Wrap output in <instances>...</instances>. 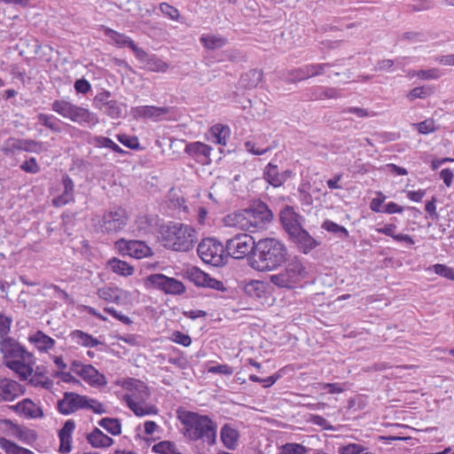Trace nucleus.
<instances>
[{"label":"nucleus","instance_id":"64","mask_svg":"<svg viewBox=\"0 0 454 454\" xmlns=\"http://www.w3.org/2000/svg\"><path fill=\"white\" fill-rule=\"evenodd\" d=\"M379 195L380 197L372 199L370 203L371 210L376 213L383 212L382 204L386 200V197L381 192H379Z\"/></svg>","mask_w":454,"mask_h":454},{"label":"nucleus","instance_id":"58","mask_svg":"<svg viewBox=\"0 0 454 454\" xmlns=\"http://www.w3.org/2000/svg\"><path fill=\"white\" fill-rule=\"evenodd\" d=\"M172 340L184 347H189L192 343V338L180 331H175L172 334Z\"/></svg>","mask_w":454,"mask_h":454},{"label":"nucleus","instance_id":"52","mask_svg":"<svg viewBox=\"0 0 454 454\" xmlns=\"http://www.w3.org/2000/svg\"><path fill=\"white\" fill-rule=\"evenodd\" d=\"M118 140L126 147L129 149H137L139 148V141L137 137H131L125 134H121L118 136Z\"/></svg>","mask_w":454,"mask_h":454},{"label":"nucleus","instance_id":"36","mask_svg":"<svg viewBox=\"0 0 454 454\" xmlns=\"http://www.w3.org/2000/svg\"><path fill=\"white\" fill-rule=\"evenodd\" d=\"M322 228L337 235L341 239H346L349 236L348 231L344 226L339 225L331 220H325L322 223Z\"/></svg>","mask_w":454,"mask_h":454},{"label":"nucleus","instance_id":"53","mask_svg":"<svg viewBox=\"0 0 454 454\" xmlns=\"http://www.w3.org/2000/svg\"><path fill=\"white\" fill-rule=\"evenodd\" d=\"M365 450L362 444L349 443L339 448V454H358Z\"/></svg>","mask_w":454,"mask_h":454},{"label":"nucleus","instance_id":"6","mask_svg":"<svg viewBox=\"0 0 454 454\" xmlns=\"http://www.w3.org/2000/svg\"><path fill=\"white\" fill-rule=\"evenodd\" d=\"M257 242L251 235L246 233L237 234L226 241L225 249L228 258L243 259L254 255Z\"/></svg>","mask_w":454,"mask_h":454},{"label":"nucleus","instance_id":"54","mask_svg":"<svg viewBox=\"0 0 454 454\" xmlns=\"http://www.w3.org/2000/svg\"><path fill=\"white\" fill-rule=\"evenodd\" d=\"M431 93V89L425 87H415L407 95L408 98L412 101L416 98H425Z\"/></svg>","mask_w":454,"mask_h":454},{"label":"nucleus","instance_id":"38","mask_svg":"<svg viewBox=\"0 0 454 454\" xmlns=\"http://www.w3.org/2000/svg\"><path fill=\"white\" fill-rule=\"evenodd\" d=\"M154 453L159 454H182L176 449L175 442L170 441H161L154 444L152 448Z\"/></svg>","mask_w":454,"mask_h":454},{"label":"nucleus","instance_id":"31","mask_svg":"<svg viewBox=\"0 0 454 454\" xmlns=\"http://www.w3.org/2000/svg\"><path fill=\"white\" fill-rule=\"evenodd\" d=\"M30 340L35 342L38 349L42 351L52 348L55 344V340L52 338L47 336L41 331H38L35 334L31 336Z\"/></svg>","mask_w":454,"mask_h":454},{"label":"nucleus","instance_id":"9","mask_svg":"<svg viewBox=\"0 0 454 454\" xmlns=\"http://www.w3.org/2000/svg\"><path fill=\"white\" fill-rule=\"evenodd\" d=\"M279 221L283 229L290 238L303 228L302 222L304 221V217L297 213L294 207L287 205L280 210Z\"/></svg>","mask_w":454,"mask_h":454},{"label":"nucleus","instance_id":"39","mask_svg":"<svg viewBox=\"0 0 454 454\" xmlns=\"http://www.w3.org/2000/svg\"><path fill=\"white\" fill-rule=\"evenodd\" d=\"M98 296L110 302H118L121 299V290L119 288L103 287L98 290Z\"/></svg>","mask_w":454,"mask_h":454},{"label":"nucleus","instance_id":"7","mask_svg":"<svg viewBox=\"0 0 454 454\" xmlns=\"http://www.w3.org/2000/svg\"><path fill=\"white\" fill-rule=\"evenodd\" d=\"M147 288H157L165 294L181 295L185 293L186 288L183 282L167 277L163 274H152L145 280Z\"/></svg>","mask_w":454,"mask_h":454},{"label":"nucleus","instance_id":"5","mask_svg":"<svg viewBox=\"0 0 454 454\" xmlns=\"http://www.w3.org/2000/svg\"><path fill=\"white\" fill-rule=\"evenodd\" d=\"M306 269L302 263L294 260L288 263L285 270L270 276V282L280 288H294L306 276Z\"/></svg>","mask_w":454,"mask_h":454},{"label":"nucleus","instance_id":"48","mask_svg":"<svg viewBox=\"0 0 454 454\" xmlns=\"http://www.w3.org/2000/svg\"><path fill=\"white\" fill-rule=\"evenodd\" d=\"M341 114H356V117H358V118H366V117H371V116L376 115L375 113H371L365 108L355 107V106H349V107L343 108L341 110Z\"/></svg>","mask_w":454,"mask_h":454},{"label":"nucleus","instance_id":"27","mask_svg":"<svg viewBox=\"0 0 454 454\" xmlns=\"http://www.w3.org/2000/svg\"><path fill=\"white\" fill-rule=\"evenodd\" d=\"M105 34L107 35L112 41H114L120 47H129L134 52H136L137 56L140 55V50L135 45V43L127 36L122 34H120L111 28H105Z\"/></svg>","mask_w":454,"mask_h":454},{"label":"nucleus","instance_id":"25","mask_svg":"<svg viewBox=\"0 0 454 454\" xmlns=\"http://www.w3.org/2000/svg\"><path fill=\"white\" fill-rule=\"evenodd\" d=\"M89 443L94 448H106L114 443V440L105 434L100 429L95 427L86 437Z\"/></svg>","mask_w":454,"mask_h":454},{"label":"nucleus","instance_id":"42","mask_svg":"<svg viewBox=\"0 0 454 454\" xmlns=\"http://www.w3.org/2000/svg\"><path fill=\"white\" fill-rule=\"evenodd\" d=\"M144 33L156 39L164 37L166 35L165 29L160 23H144Z\"/></svg>","mask_w":454,"mask_h":454},{"label":"nucleus","instance_id":"1","mask_svg":"<svg viewBox=\"0 0 454 454\" xmlns=\"http://www.w3.org/2000/svg\"><path fill=\"white\" fill-rule=\"evenodd\" d=\"M287 249L279 240L273 238L260 239L254 255L248 257L249 265L259 271L277 269L286 260Z\"/></svg>","mask_w":454,"mask_h":454},{"label":"nucleus","instance_id":"18","mask_svg":"<svg viewBox=\"0 0 454 454\" xmlns=\"http://www.w3.org/2000/svg\"><path fill=\"white\" fill-rule=\"evenodd\" d=\"M114 246L123 255L128 254L137 259L142 258V241L140 240L121 239L115 242Z\"/></svg>","mask_w":454,"mask_h":454},{"label":"nucleus","instance_id":"24","mask_svg":"<svg viewBox=\"0 0 454 454\" xmlns=\"http://www.w3.org/2000/svg\"><path fill=\"white\" fill-rule=\"evenodd\" d=\"M14 411L21 412L29 418H42L43 416V410L30 399H25L18 404L12 407Z\"/></svg>","mask_w":454,"mask_h":454},{"label":"nucleus","instance_id":"55","mask_svg":"<svg viewBox=\"0 0 454 454\" xmlns=\"http://www.w3.org/2000/svg\"><path fill=\"white\" fill-rule=\"evenodd\" d=\"M309 421L313 423L314 425H317L318 427H321L325 430L328 431H335L336 428L332 426L326 419L323 418L320 415H311Z\"/></svg>","mask_w":454,"mask_h":454},{"label":"nucleus","instance_id":"41","mask_svg":"<svg viewBox=\"0 0 454 454\" xmlns=\"http://www.w3.org/2000/svg\"><path fill=\"white\" fill-rule=\"evenodd\" d=\"M211 134L215 137L216 144L225 145L226 137L230 134V129L227 126L216 124L211 128Z\"/></svg>","mask_w":454,"mask_h":454},{"label":"nucleus","instance_id":"61","mask_svg":"<svg viewBox=\"0 0 454 454\" xmlns=\"http://www.w3.org/2000/svg\"><path fill=\"white\" fill-rule=\"evenodd\" d=\"M75 428V423L73 419H68L65 422L63 427L59 432V437H72V432Z\"/></svg>","mask_w":454,"mask_h":454},{"label":"nucleus","instance_id":"37","mask_svg":"<svg viewBox=\"0 0 454 454\" xmlns=\"http://www.w3.org/2000/svg\"><path fill=\"white\" fill-rule=\"evenodd\" d=\"M244 292L250 297L261 298L264 293V283L252 280L244 286Z\"/></svg>","mask_w":454,"mask_h":454},{"label":"nucleus","instance_id":"21","mask_svg":"<svg viewBox=\"0 0 454 454\" xmlns=\"http://www.w3.org/2000/svg\"><path fill=\"white\" fill-rule=\"evenodd\" d=\"M171 108L167 106H144V119L153 121L170 120Z\"/></svg>","mask_w":454,"mask_h":454},{"label":"nucleus","instance_id":"3","mask_svg":"<svg viewBox=\"0 0 454 454\" xmlns=\"http://www.w3.org/2000/svg\"><path fill=\"white\" fill-rule=\"evenodd\" d=\"M160 233L164 247L177 252L192 250L197 241V232L190 225L176 222H168L160 226Z\"/></svg>","mask_w":454,"mask_h":454},{"label":"nucleus","instance_id":"51","mask_svg":"<svg viewBox=\"0 0 454 454\" xmlns=\"http://www.w3.org/2000/svg\"><path fill=\"white\" fill-rule=\"evenodd\" d=\"M434 272L442 277H444L448 279L454 280V269L448 267L444 264H434Z\"/></svg>","mask_w":454,"mask_h":454},{"label":"nucleus","instance_id":"2","mask_svg":"<svg viewBox=\"0 0 454 454\" xmlns=\"http://www.w3.org/2000/svg\"><path fill=\"white\" fill-rule=\"evenodd\" d=\"M177 419L184 425L183 434L190 441L202 440L208 445L215 443L217 425L207 415L178 410Z\"/></svg>","mask_w":454,"mask_h":454},{"label":"nucleus","instance_id":"22","mask_svg":"<svg viewBox=\"0 0 454 454\" xmlns=\"http://www.w3.org/2000/svg\"><path fill=\"white\" fill-rule=\"evenodd\" d=\"M223 444L229 450H235L239 438V431L230 424H224L220 432Z\"/></svg>","mask_w":454,"mask_h":454},{"label":"nucleus","instance_id":"62","mask_svg":"<svg viewBox=\"0 0 454 454\" xmlns=\"http://www.w3.org/2000/svg\"><path fill=\"white\" fill-rule=\"evenodd\" d=\"M434 7V4L431 0H419L414 4L411 5V9L413 12L428 11Z\"/></svg>","mask_w":454,"mask_h":454},{"label":"nucleus","instance_id":"56","mask_svg":"<svg viewBox=\"0 0 454 454\" xmlns=\"http://www.w3.org/2000/svg\"><path fill=\"white\" fill-rule=\"evenodd\" d=\"M111 93L107 90H104L98 93L94 98V105L99 110H101L109 101H112Z\"/></svg>","mask_w":454,"mask_h":454},{"label":"nucleus","instance_id":"4","mask_svg":"<svg viewBox=\"0 0 454 454\" xmlns=\"http://www.w3.org/2000/svg\"><path fill=\"white\" fill-rule=\"evenodd\" d=\"M197 252L204 262L215 267L223 266L228 261L225 247L215 238L203 239L198 245Z\"/></svg>","mask_w":454,"mask_h":454},{"label":"nucleus","instance_id":"20","mask_svg":"<svg viewBox=\"0 0 454 454\" xmlns=\"http://www.w3.org/2000/svg\"><path fill=\"white\" fill-rule=\"evenodd\" d=\"M30 358L26 357V360L16 359L7 361L5 365L19 374L21 380H26L33 373V368L30 365Z\"/></svg>","mask_w":454,"mask_h":454},{"label":"nucleus","instance_id":"57","mask_svg":"<svg viewBox=\"0 0 454 454\" xmlns=\"http://www.w3.org/2000/svg\"><path fill=\"white\" fill-rule=\"evenodd\" d=\"M38 120L43 126L50 129L51 130L55 132L60 131V127L56 122L53 121L51 116H49L44 114H40L38 115Z\"/></svg>","mask_w":454,"mask_h":454},{"label":"nucleus","instance_id":"11","mask_svg":"<svg viewBox=\"0 0 454 454\" xmlns=\"http://www.w3.org/2000/svg\"><path fill=\"white\" fill-rule=\"evenodd\" d=\"M334 63L309 64L299 68L294 69L288 74V80L292 82H297L309 78L321 75L325 69L335 67Z\"/></svg>","mask_w":454,"mask_h":454},{"label":"nucleus","instance_id":"26","mask_svg":"<svg viewBox=\"0 0 454 454\" xmlns=\"http://www.w3.org/2000/svg\"><path fill=\"white\" fill-rule=\"evenodd\" d=\"M62 184L64 192L52 200L53 205L56 207H62L73 200L74 184L72 179L66 175L62 178Z\"/></svg>","mask_w":454,"mask_h":454},{"label":"nucleus","instance_id":"50","mask_svg":"<svg viewBox=\"0 0 454 454\" xmlns=\"http://www.w3.org/2000/svg\"><path fill=\"white\" fill-rule=\"evenodd\" d=\"M160 12L173 20H177L180 17L179 11L168 3H161L160 4Z\"/></svg>","mask_w":454,"mask_h":454},{"label":"nucleus","instance_id":"15","mask_svg":"<svg viewBox=\"0 0 454 454\" xmlns=\"http://www.w3.org/2000/svg\"><path fill=\"white\" fill-rule=\"evenodd\" d=\"M293 174V171L290 169L280 172L277 165L270 162L264 168L263 178L268 184L278 188L282 186L286 180L291 178Z\"/></svg>","mask_w":454,"mask_h":454},{"label":"nucleus","instance_id":"44","mask_svg":"<svg viewBox=\"0 0 454 454\" xmlns=\"http://www.w3.org/2000/svg\"><path fill=\"white\" fill-rule=\"evenodd\" d=\"M100 111L112 119H118L121 116V108L116 100L109 101Z\"/></svg>","mask_w":454,"mask_h":454},{"label":"nucleus","instance_id":"32","mask_svg":"<svg viewBox=\"0 0 454 454\" xmlns=\"http://www.w3.org/2000/svg\"><path fill=\"white\" fill-rule=\"evenodd\" d=\"M17 387V382L9 380L7 379H2L0 384V399L4 401H12L15 395L14 391Z\"/></svg>","mask_w":454,"mask_h":454},{"label":"nucleus","instance_id":"35","mask_svg":"<svg viewBox=\"0 0 454 454\" xmlns=\"http://www.w3.org/2000/svg\"><path fill=\"white\" fill-rule=\"evenodd\" d=\"M98 425L113 435H119L121 433V424L118 419L104 418L99 420Z\"/></svg>","mask_w":454,"mask_h":454},{"label":"nucleus","instance_id":"17","mask_svg":"<svg viewBox=\"0 0 454 454\" xmlns=\"http://www.w3.org/2000/svg\"><path fill=\"white\" fill-rule=\"evenodd\" d=\"M75 373L93 387H105L107 384L105 375L91 364L82 366V369L75 371Z\"/></svg>","mask_w":454,"mask_h":454},{"label":"nucleus","instance_id":"29","mask_svg":"<svg viewBox=\"0 0 454 454\" xmlns=\"http://www.w3.org/2000/svg\"><path fill=\"white\" fill-rule=\"evenodd\" d=\"M70 120L78 123H93L96 121V117L88 109L74 106Z\"/></svg>","mask_w":454,"mask_h":454},{"label":"nucleus","instance_id":"40","mask_svg":"<svg viewBox=\"0 0 454 454\" xmlns=\"http://www.w3.org/2000/svg\"><path fill=\"white\" fill-rule=\"evenodd\" d=\"M74 105L66 100H56L52 104V109L65 118L70 119Z\"/></svg>","mask_w":454,"mask_h":454},{"label":"nucleus","instance_id":"33","mask_svg":"<svg viewBox=\"0 0 454 454\" xmlns=\"http://www.w3.org/2000/svg\"><path fill=\"white\" fill-rule=\"evenodd\" d=\"M203 46L208 50H215L223 47L227 43V39L223 36L202 35L200 39Z\"/></svg>","mask_w":454,"mask_h":454},{"label":"nucleus","instance_id":"23","mask_svg":"<svg viewBox=\"0 0 454 454\" xmlns=\"http://www.w3.org/2000/svg\"><path fill=\"white\" fill-rule=\"evenodd\" d=\"M262 77V70L251 69L240 76L239 83L244 89L252 90L257 87Z\"/></svg>","mask_w":454,"mask_h":454},{"label":"nucleus","instance_id":"34","mask_svg":"<svg viewBox=\"0 0 454 454\" xmlns=\"http://www.w3.org/2000/svg\"><path fill=\"white\" fill-rule=\"evenodd\" d=\"M185 274L187 278L194 283L195 286L204 287L207 278V273H205L197 267H192L187 270Z\"/></svg>","mask_w":454,"mask_h":454},{"label":"nucleus","instance_id":"12","mask_svg":"<svg viewBox=\"0 0 454 454\" xmlns=\"http://www.w3.org/2000/svg\"><path fill=\"white\" fill-rule=\"evenodd\" d=\"M102 222V228L106 232H117L126 226L128 215L125 209L118 207L106 213Z\"/></svg>","mask_w":454,"mask_h":454},{"label":"nucleus","instance_id":"28","mask_svg":"<svg viewBox=\"0 0 454 454\" xmlns=\"http://www.w3.org/2000/svg\"><path fill=\"white\" fill-rule=\"evenodd\" d=\"M144 68L153 72H165L168 65L155 56H149L144 51Z\"/></svg>","mask_w":454,"mask_h":454},{"label":"nucleus","instance_id":"19","mask_svg":"<svg viewBox=\"0 0 454 454\" xmlns=\"http://www.w3.org/2000/svg\"><path fill=\"white\" fill-rule=\"evenodd\" d=\"M246 213H247V208L230 214L224 217V223L229 226H235L245 231H253L252 222L248 221V216Z\"/></svg>","mask_w":454,"mask_h":454},{"label":"nucleus","instance_id":"46","mask_svg":"<svg viewBox=\"0 0 454 454\" xmlns=\"http://www.w3.org/2000/svg\"><path fill=\"white\" fill-rule=\"evenodd\" d=\"M23 143H24V139L10 138L6 142L4 147L2 149V151L6 155L12 154L17 150L23 151Z\"/></svg>","mask_w":454,"mask_h":454},{"label":"nucleus","instance_id":"13","mask_svg":"<svg viewBox=\"0 0 454 454\" xmlns=\"http://www.w3.org/2000/svg\"><path fill=\"white\" fill-rule=\"evenodd\" d=\"M0 351L4 358H13V360H26V357H32L29 352L12 338L4 339L0 342Z\"/></svg>","mask_w":454,"mask_h":454},{"label":"nucleus","instance_id":"10","mask_svg":"<svg viewBox=\"0 0 454 454\" xmlns=\"http://www.w3.org/2000/svg\"><path fill=\"white\" fill-rule=\"evenodd\" d=\"M90 398L74 392H65L64 397L58 401V410L61 414L68 415L89 406Z\"/></svg>","mask_w":454,"mask_h":454},{"label":"nucleus","instance_id":"30","mask_svg":"<svg viewBox=\"0 0 454 454\" xmlns=\"http://www.w3.org/2000/svg\"><path fill=\"white\" fill-rule=\"evenodd\" d=\"M111 270L121 276H130L133 274L134 268L124 261L113 258L107 262Z\"/></svg>","mask_w":454,"mask_h":454},{"label":"nucleus","instance_id":"8","mask_svg":"<svg viewBox=\"0 0 454 454\" xmlns=\"http://www.w3.org/2000/svg\"><path fill=\"white\" fill-rule=\"evenodd\" d=\"M248 221L252 222L253 231L256 229H262L273 219V213L268 205L262 200H254L247 207Z\"/></svg>","mask_w":454,"mask_h":454},{"label":"nucleus","instance_id":"47","mask_svg":"<svg viewBox=\"0 0 454 454\" xmlns=\"http://www.w3.org/2000/svg\"><path fill=\"white\" fill-rule=\"evenodd\" d=\"M23 151L41 153L45 151V147L41 142L31 139H24Z\"/></svg>","mask_w":454,"mask_h":454},{"label":"nucleus","instance_id":"14","mask_svg":"<svg viewBox=\"0 0 454 454\" xmlns=\"http://www.w3.org/2000/svg\"><path fill=\"white\" fill-rule=\"evenodd\" d=\"M212 147L202 142H192L185 145L184 153L200 164L210 163Z\"/></svg>","mask_w":454,"mask_h":454},{"label":"nucleus","instance_id":"49","mask_svg":"<svg viewBox=\"0 0 454 454\" xmlns=\"http://www.w3.org/2000/svg\"><path fill=\"white\" fill-rule=\"evenodd\" d=\"M418 131L420 134H429L436 130L435 123L433 119H427L416 124Z\"/></svg>","mask_w":454,"mask_h":454},{"label":"nucleus","instance_id":"59","mask_svg":"<svg viewBox=\"0 0 454 454\" xmlns=\"http://www.w3.org/2000/svg\"><path fill=\"white\" fill-rule=\"evenodd\" d=\"M417 75L419 78L423 80H433L440 78L442 73L437 68H431L427 70H419Z\"/></svg>","mask_w":454,"mask_h":454},{"label":"nucleus","instance_id":"45","mask_svg":"<svg viewBox=\"0 0 454 454\" xmlns=\"http://www.w3.org/2000/svg\"><path fill=\"white\" fill-rule=\"evenodd\" d=\"M136 394H125L123 401L127 403L129 408L138 417L142 416V405L140 401L137 400Z\"/></svg>","mask_w":454,"mask_h":454},{"label":"nucleus","instance_id":"60","mask_svg":"<svg viewBox=\"0 0 454 454\" xmlns=\"http://www.w3.org/2000/svg\"><path fill=\"white\" fill-rule=\"evenodd\" d=\"M21 169L27 173L35 174L38 173L40 168L35 158H30L29 160L24 161L21 166Z\"/></svg>","mask_w":454,"mask_h":454},{"label":"nucleus","instance_id":"43","mask_svg":"<svg viewBox=\"0 0 454 454\" xmlns=\"http://www.w3.org/2000/svg\"><path fill=\"white\" fill-rule=\"evenodd\" d=\"M71 336H73L74 338H78L81 340V344L85 347L94 348L100 343L97 339H94L91 335L85 333L80 330H75L72 332Z\"/></svg>","mask_w":454,"mask_h":454},{"label":"nucleus","instance_id":"16","mask_svg":"<svg viewBox=\"0 0 454 454\" xmlns=\"http://www.w3.org/2000/svg\"><path fill=\"white\" fill-rule=\"evenodd\" d=\"M289 239L304 254H308L320 245V242L313 238L304 228L292 235Z\"/></svg>","mask_w":454,"mask_h":454},{"label":"nucleus","instance_id":"63","mask_svg":"<svg viewBox=\"0 0 454 454\" xmlns=\"http://www.w3.org/2000/svg\"><path fill=\"white\" fill-rule=\"evenodd\" d=\"M204 287L211 288L217 291L224 292L226 291V288L222 281H219L215 278H211L207 274V278L206 280Z\"/></svg>","mask_w":454,"mask_h":454}]
</instances>
